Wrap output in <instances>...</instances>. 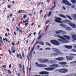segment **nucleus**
Segmentation results:
<instances>
[{
  "instance_id": "19",
  "label": "nucleus",
  "mask_w": 76,
  "mask_h": 76,
  "mask_svg": "<svg viewBox=\"0 0 76 76\" xmlns=\"http://www.w3.org/2000/svg\"><path fill=\"white\" fill-rule=\"evenodd\" d=\"M16 28L17 30V31H19V32H22V29H21L19 28H18V27H17Z\"/></svg>"
},
{
  "instance_id": "15",
  "label": "nucleus",
  "mask_w": 76,
  "mask_h": 76,
  "mask_svg": "<svg viewBox=\"0 0 76 76\" xmlns=\"http://www.w3.org/2000/svg\"><path fill=\"white\" fill-rule=\"evenodd\" d=\"M38 61L39 62L41 63H44V59H38Z\"/></svg>"
},
{
  "instance_id": "14",
  "label": "nucleus",
  "mask_w": 76,
  "mask_h": 76,
  "mask_svg": "<svg viewBox=\"0 0 76 76\" xmlns=\"http://www.w3.org/2000/svg\"><path fill=\"white\" fill-rule=\"evenodd\" d=\"M66 48H67V49H72V46L71 45L69 46L67 45H65L64 46Z\"/></svg>"
},
{
  "instance_id": "54",
  "label": "nucleus",
  "mask_w": 76,
  "mask_h": 76,
  "mask_svg": "<svg viewBox=\"0 0 76 76\" xmlns=\"http://www.w3.org/2000/svg\"><path fill=\"white\" fill-rule=\"evenodd\" d=\"M32 34V33H31L29 35V36H28V38L29 37H31V35Z\"/></svg>"
},
{
  "instance_id": "37",
  "label": "nucleus",
  "mask_w": 76,
  "mask_h": 76,
  "mask_svg": "<svg viewBox=\"0 0 76 76\" xmlns=\"http://www.w3.org/2000/svg\"><path fill=\"white\" fill-rule=\"evenodd\" d=\"M28 23H26L25 24V26H26H26H28Z\"/></svg>"
},
{
  "instance_id": "38",
  "label": "nucleus",
  "mask_w": 76,
  "mask_h": 76,
  "mask_svg": "<svg viewBox=\"0 0 76 76\" xmlns=\"http://www.w3.org/2000/svg\"><path fill=\"white\" fill-rule=\"evenodd\" d=\"M56 5V4H55L54 6H53V7H52L50 8V10H53V9H54L55 8V5Z\"/></svg>"
},
{
  "instance_id": "32",
  "label": "nucleus",
  "mask_w": 76,
  "mask_h": 76,
  "mask_svg": "<svg viewBox=\"0 0 76 76\" xmlns=\"http://www.w3.org/2000/svg\"><path fill=\"white\" fill-rule=\"evenodd\" d=\"M67 67H69V66L67 65H65L63 66V67H65V68Z\"/></svg>"
},
{
  "instance_id": "6",
  "label": "nucleus",
  "mask_w": 76,
  "mask_h": 76,
  "mask_svg": "<svg viewBox=\"0 0 76 76\" xmlns=\"http://www.w3.org/2000/svg\"><path fill=\"white\" fill-rule=\"evenodd\" d=\"M58 70L59 73H66L68 72V70L67 69L64 68L59 69Z\"/></svg>"
},
{
  "instance_id": "57",
  "label": "nucleus",
  "mask_w": 76,
  "mask_h": 76,
  "mask_svg": "<svg viewBox=\"0 0 76 76\" xmlns=\"http://www.w3.org/2000/svg\"><path fill=\"white\" fill-rule=\"evenodd\" d=\"M37 48H40V46H39V45H38L37 46Z\"/></svg>"
},
{
  "instance_id": "17",
  "label": "nucleus",
  "mask_w": 76,
  "mask_h": 76,
  "mask_svg": "<svg viewBox=\"0 0 76 76\" xmlns=\"http://www.w3.org/2000/svg\"><path fill=\"white\" fill-rule=\"evenodd\" d=\"M59 64L61 65H63L64 64H66L67 63L64 62H61L59 63Z\"/></svg>"
},
{
  "instance_id": "20",
  "label": "nucleus",
  "mask_w": 76,
  "mask_h": 76,
  "mask_svg": "<svg viewBox=\"0 0 76 76\" xmlns=\"http://www.w3.org/2000/svg\"><path fill=\"white\" fill-rule=\"evenodd\" d=\"M66 17H67V18H69V19L70 20H72V18L71 17H70V16L68 15H66Z\"/></svg>"
},
{
  "instance_id": "50",
  "label": "nucleus",
  "mask_w": 76,
  "mask_h": 76,
  "mask_svg": "<svg viewBox=\"0 0 76 76\" xmlns=\"http://www.w3.org/2000/svg\"><path fill=\"white\" fill-rule=\"evenodd\" d=\"M26 17V15H24L23 17V19H25Z\"/></svg>"
},
{
  "instance_id": "5",
  "label": "nucleus",
  "mask_w": 76,
  "mask_h": 76,
  "mask_svg": "<svg viewBox=\"0 0 76 76\" xmlns=\"http://www.w3.org/2000/svg\"><path fill=\"white\" fill-rule=\"evenodd\" d=\"M69 55L71 56H66V58L67 60H72V59H73L74 58V56H76V54H71L70 53Z\"/></svg>"
},
{
  "instance_id": "34",
  "label": "nucleus",
  "mask_w": 76,
  "mask_h": 76,
  "mask_svg": "<svg viewBox=\"0 0 76 76\" xmlns=\"http://www.w3.org/2000/svg\"><path fill=\"white\" fill-rule=\"evenodd\" d=\"M71 8H72V9H73L75 8V5H71Z\"/></svg>"
},
{
  "instance_id": "56",
  "label": "nucleus",
  "mask_w": 76,
  "mask_h": 76,
  "mask_svg": "<svg viewBox=\"0 0 76 76\" xmlns=\"http://www.w3.org/2000/svg\"><path fill=\"white\" fill-rule=\"evenodd\" d=\"M73 16L75 19H76V15H74Z\"/></svg>"
},
{
  "instance_id": "62",
  "label": "nucleus",
  "mask_w": 76,
  "mask_h": 76,
  "mask_svg": "<svg viewBox=\"0 0 76 76\" xmlns=\"http://www.w3.org/2000/svg\"><path fill=\"white\" fill-rule=\"evenodd\" d=\"M37 44H38V41H37L36 42L35 45H36Z\"/></svg>"
},
{
  "instance_id": "18",
  "label": "nucleus",
  "mask_w": 76,
  "mask_h": 76,
  "mask_svg": "<svg viewBox=\"0 0 76 76\" xmlns=\"http://www.w3.org/2000/svg\"><path fill=\"white\" fill-rule=\"evenodd\" d=\"M39 44L42 45H44V43L42 41H40L39 42Z\"/></svg>"
},
{
  "instance_id": "30",
  "label": "nucleus",
  "mask_w": 76,
  "mask_h": 76,
  "mask_svg": "<svg viewBox=\"0 0 76 76\" xmlns=\"http://www.w3.org/2000/svg\"><path fill=\"white\" fill-rule=\"evenodd\" d=\"M76 64V61H74L70 63V64Z\"/></svg>"
},
{
  "instance_id": "22",
  "label": "nucleus",
  "mask_w": 76,
  "mask_h": 76,
  "mask_svg": "<svg viewBox=\"0 0 76 76\" xmlns=\"http://www.w3.org/2000/svg\"><path fill=\"white\" fill-rule=\"evenodd\" d=\"M73 4H75L76 3V0H70Z\"/></svg>"
},
{
  "instance_id": "41",
  "label": "nucleus",
  "mask_w": 76,
  "mask_h": 76,
  "mask_svg": "<svg viewBox=\"0 0 76 76\" xmlns=\"http://www.w3.org/2000/svg\"><path fill=\"white\" fill-rule=\"evenodd\" d=\"M19 56H20V58L21 60H22V56H21V54H20V53L19 54Z\"/></svg>"
},
{
  "instance_id": "27",
  "label": "nucleus",
  "mask_w": 76,
  "mask_h": 76,
  "mask_svg": "<svg viewBox=\"0 0 76 76\" xmlns=\"http://www.w3.org/2000/svg\"><path fill=\"white\" fill-rule=\"evenodd\" d=\"M34 48H35V46H33L32 48L31 49V51L30 53L31 54V53H32V52L33 51L34 49Z\"/></svg>"
},
{
  "instance_id": "52",
  "label": "nucleus",
  "mask_w": 76,
  "mask_h": 76,
  "mask_svg": "<svg viewBox=\"0 0 76 76\" xmlns=\"http://www.w3.org/2000/svg\"><path fill=\"white\" fill-rule=\"evenodd\" d=\"M50 50V48H47L46 49V50Z\"/></svg>"
},
{
  "instance_id": "3",
  "label": "nucleus",
  "mask_w": 76,
  "mask_h": 76,
  "mask_svg": "<svg viewBox=\"0 0 76 76\" xmlns=\"http://www.w3.org/2000/svg\"><path fill=\"white\" fill-rule=\"evenodd\" d=\"M57 37H58L59 38H60V39H58V40L60 41L62 44H64V43H66V41H67V40L66 38H64V37L60 36L59 35H57Z\"/></svg>"
},
{
  "instance_id": "43",
  "label": "nucleus",
  "mask_w": 76,
  "mask_h": 76,
  "mask_svg": "<svg viewBox=\"0 0 76 76\" xmlns=\"http://www.w3.org/2000/svg\"><path fill=\"white\" fill-rule=\"evenodd\" d=\"M74 41H76V36L74 38V39H73V42H74Z\"/></svg>"
},
{
  "instance_id": "35",
  "label": "nucleus",
  "mask_w": 76,
  "mask_h": 76,
  "mask_svg": "<svg viewBox=\"0 0 76 76\" xmlns=\"http://www.w3.org/2000/svg\"><path fill=\"white\" fill-rule=\"evenodd\" d=\"M62 34H66V32L63 31H62V32H61V33Z\"/></svg>"
},
{
  "instance_id": "63",
  "label": "nucleus",
  "mask_w": 76,
  "mask_h": 76,
  "mask_svg": "<svg viewBox=\"0 0 76 76\" xmlns=\"http://www.w3.org/2000/svg\"><path fill=\"white\" fill-rule=\"evenodd\" d=\"M12 53H15V51L14 50H13Z\"/></svg>"
},
{
  "instance_id": "9",
  "label": "nucleus",
  "mask_w": 76,
  "mask_h": 76,
  "mask_svg": "<svg viewBox=\"0 0 76 76\" xmlns=\"http://www.w3.org/2000/svg\"><path fill=\"white\" fill-rule=\"evenodd\" d=\"M55 19V21L56 22H57V23H62V22L60 21L61 20H62L61 19L57 17H56Z\"/></svg>"
},
{
  "instance_id": "7",
  "label": "nucleus",
  "mask_w": 76,
  "mask_h": 76,
  "mask_svg": "<svg viewBox=\"0 0 76 76\" xmlns=\"http://www.w3.org/2000/svg\"><path fill=\"white\" fill-rule=\"evenodd\" d=\"M36 66L39 67H47V65L44 64H39L37 62L36 63Z\"/></svg>"
},
{
  "instance_id": "24",
  "label": "nucleus",
  "mask_w": 76,
  "mask_h": 76,
  "mask_svg": "<svg viewBox=\"0 0 76 76\" xmlns=\"http://www.w3.org/2000/svg\"><path fill=\"white\" fill-rule=\"evenodd\" d=\"M66 30H67V31H72V28H70V27H67L66 28Z\"/></svg>"
},
{
  "instance_id": "8",
  "label": "nucleus",
  "mask_w": 76,
  "mask_h": 76,
  "mask_svg": "<svg viewBox=\"0 0 76 76\" xmlns=\"http://www.w3.org/2000/svg\"><path fill=\"white\" fill-rule=\"evenodd\" d=\"M62 3L63 4H65L66 5H67L69 6H72V4L71 3H70L69 1L67 0H64L62 1Z\"/></svg>"
},
{
  "instance_id": "42",
  "label": "nucleus",
  "mask_w": 76,
  "mask_h": 76,
  "mask_svg": "<svg viewBox=\"0 0 76 76\" xmlns=\"http://www.w3.org/2000/svg\"><path fill=\"white\" fill-rule=\"evenodd\" d=\"M51 12H50L48 14V16H51Z\"/></svg>"
},
{
  "instance_id": "51",
  "label": "nucleus",
  "mask_w": 76,
  "mask_h": 76,
  "mask_svg": "<svg viewBox=\"0 0 76 76\" xmlns=\"http://www.w3.org/2000/svg\"><path fill=\"white\" fill-rule=\"evenodd\" d=\"M2 67H4V68L5 69H6V65H4L3 66H2Z\"/></svg>"
},
{
  "instance_id": "46",
  "label": "nucleus",
  "mask_w": 76,
  "mask_h": 76,
  "mask_svg": "<svg viewBox=\"0 0 76 76\" xmlns=\"http://www.w3.org/2000/svg\"><path fill=\"white\" fill-rule=\"evenodd\" d=\"M43 50V49L42 48H39V51H42Z\"/></svg>"
},
{
  "instance_id": "55",
  "label": "nucleus",
  "mask_w": 76,
  "mask_h": 76,
  "mask_svg": "<svg viewBox=\"0 0 76 76\" xmlns=\"http://www.w3.org/2000/svg\"><path fill=\"white\" fill-rule=\"evenodd\" d=\"M7 31H8V32H10V30H9V29L7 28Z\"/></svg>"
},
{
  "instance_id": "12",
  "label": "nucleus",
  "mask_w": 76,
  "mask_h": 76,
  "mask_svg": "<svg viewBox=\"0 0 76 76\" xmlns=\"http://www.w3.org/2000/svg\"><path fill=\"white\" fill-rule=\"evenodd\" d=\"M69 25L73 28H75L76 27V25L73 23H69Z\"/></svg>"
},
{
  "instance_id": "21",
  "label": "nucleus",
  "mask_w": 76,
  "mask_h": 76,
  "mask_svg": "<svg viewBox=\"0 0 76 76\" xmlns=\"http://www.w3.org/2000/svg\"><path fill=\"white\" fill-rule=\"evenodd\" d=\"M56 33L57 34H60V33H61V32H62V30H59L58 31H56Z\"/></svg>"
},
{
  "instance_id": "64",
  "label": "nucleus",
  "mask_w": 76,
  "mask_h": 76,
  "mask_svg": "<svg viewBox=\"0 0 76 76\" xmlns=\"http://www.w3.org/2000/svg\"><path fill=\"white\" fill-rule=\"evenodd\" d=\"M5 36H6V37H7V33H6V34H5Z\"/></svg>"
},
{
  "instance_id": "4",
  "label": "nucleus",
  "mask_w": 76,
  "mask_h": 76,
  "mask_svg": "<svg viewBox=\"0 0 76 76\" xmlns=\"http://www.w3.org/2000/svg\"><path fill=\"white\" fill-rule=\"evenodd\" d=\"M50 42L54 45H56V46H58L60 44V42L56 40H50Z\"/></svg>"
},
{
  "instance_id": "10",
  "label": "nucleus",
  "mask_w": 76,
  "mask_h": 76,
  "mask_svg": "<svg viewBox=\"0 0 76 76\" xmlns=\"http://www.w3.org/2000/svg\"><path fill=\"white\" fill-rule=\"evenodd\" d=\"M40 75H48L49 72H41L39 73Z\"/></svg>"
},
{
  "instance_id": "36",
  "label": "nucleus",
  "mask_w": 76,
  "mask_h": 76,
  "mask_svg": "<svg viewBox=\"0 0 76 76\" xmlns=\"http://www.w3.org/2000/svg\"><path fill=\"white\" fill-rule=\"evenodd\" d=\"M44 63H46V62H48V60L44 59Z\"/></svg>"
},
{
  "instance_id": "59",
  "label": "nucleus",
  "mask_w": 76,
  "mask_h": 76,
  "mask_svg": "<svg viewBox=\"0 0 76 76\" xmlns=\"http://www.w3.org/2000/svg\"><path fill=\"white\" fill-rule=\"evenodd\" d=\"M8 51L9 52V53H10V54H11V52H10V50H9Z\"/></svg>"
},
{
  "instance_id": "25",
  "label": "nucleus",
  "mask_w": 76,
  "mask_h": 76,
  "mask_svg": "<svg viewBox=\"0 0 76 76\" xmlns=\"http://www.w3.org/2000/svg\"><path fill=\"white\" fill-rule=\"evenodd\" d=\"M23 69V74H25V66L24 65H23V68H22Z\"/></svg>"
},
{
  "instance_id": "48",
  "label": "nucleus",
  "mask_w": 76,
  "mask_h": 76,
  "mask_svg": "<svg viewBox=\"0 0 76 76\" xmlns=\"http://www.w3.org/2000/svg\"><path fill=\"white\" fill-rule=\"evenodd\" d=\"M19 66L20 68H22V65H21V64H19Z\"/></svg>"
},
{
  "instance_id": "53",
  "label": "nucleus",
  "mask_w": 76,
  "mask_h": 76,
  "mask_svg": "<svg viewBox=\"0 0 76 76\" xmlns=\"http://www.w3.org/2000/svg\"><path fill=\"white\" fill-rule=\"evenodd\" d=\"M41 31H42V30L39 31V33L38 34V35H39V34H40L41 33Z\"/></svg>"
},
{
  "instance_id": "33",
  "label": "nucleus",
  "mask_w": 76,
  "mask_h": 76,
  "mask_svg": "<svg viewBox=\"0 0 76 76\" xmlns=\"http://www.w3.org/2000/svg\"><path fill=\"white\" fill-rule=\"evenodd\" d=\"M54 62V61H48L49 63H53Z\"/></svg>"
},
{
  "instance_id": "58",
  "label": "nucleus",
  "mask_w": 76,
  "mask_h": 76,
  "mask_svg": "<svg viewBox=\"0 0 76 76\" xmlns=\"http://www.w3.org/2000/svg\"><path fill=\"white\" fill-rule=\"evenodd\" d=\"M11 64H10L9 66V67L10 69V68H11Z\"/></svg>"
},
{
  "instance_id": "39",
  "label": "nucleus",
  "mask_w": 76,
  "mask_h": 76,
  "mask_svg": "<svg viewBox=\"0 0 76 76\" xmlns=\"http://www.w3.org/2000/svg\"><path fill=\"white\" fill-rule=\"evenodd\" d=\"M73 52H76V50H75V49H72L71 50Z\"/></svg>"
},
{
  "instance_id": "2",
  "label": "nucleus",
  "mask_w": 76,
  "mask_h": 76,
  "mask_svg": "<svg viewBox=\"0 0 76 76\" xmlns=\"http://www.w3.org/2000/svg\"><path fill=\"white\" fill-rule=\"evenodd\" d=\"M52 50L56 53H53L51 54L50 55V56H56L57 55H63V54H64L63 53H60L59 50H58L57 48H52Z\"/></svg>"
},
{
  "instance_id": "31",
  "label": "nucleus",
  "mask_w": 76,
  "mask_h": 76,
  "mask_svg": "<svg viewBox=\"0 0 76 76\" xmlns=\"http://www.w3.org/2000/svg\"><path fill=\"white\" fill-rule=\"evenodd\" d=\"M46 44L47 45H48V46H51V44H50L48 42H46Z\"/></svg>"
},
{
  "instance_id": "60",
  "label": "nucleus",
  "mask_w": 76,
  "mask_h": 76,
  "mask_svg": "<svg viewBox=\"0 0 76 76\" xmlns=\"http://www.w3.org/2000/svg\"><path fill=\"white\" fill-rule=\"evenodd\" d=\"M42 12V10H41L40 12V13H41Z\"/></svg>"
},
{
  "instance_id": "16",
  "label": "nucleus",
  "mask_w": 76,
  "mask_h": 76,
  "mask_svg": "<svg viewBox=\"0 0 76 76\" xmlns=\"http://www.w3.org/2000/svg\"><path fill=\"white\" fill-rule=\"evenodd\" d=\"M59 16L60 17H61L62 18H64V19H67V17L64 15L62 14H59Z\"/></svg>"
},
{
  "instance_id": "29",
  "label": "nucleus",
  "mask_w": 76,
  "mask_h": 76,
  "mask_svg": "<svg viewBox=\"0 0 76 76\" xmlns=\"http://www.w3.org/2000/svg\"><path fill=\"white\" fill-rule=\"evenodd\" d=\"M42 36V34H41L38 37V39H40L41 38V36Z\"/></svg>"
},
{
  "instance_id": "11",
  "label": "nucleus",
  "mask_w": 76,
  "mask_h": 76,
  "mask_svg": "<svg viewBox=\"0 0 76 76\" xmlns=\"http://www.w3.org/2000/svg\"><path fill=\"white\" fill-rule=\"evenodd\" d=\"M56 60H58V61H62V60H64V58L63 57H59L56 58Z\"/></svg>"
},
{
  "instance_id": "47",
  "label": "nucleus",
  "mask_w": 76,
  "mask_h": 76,
  "mask_svg": "<svg viewBox=\"0 0 76 76\" xmlns=\"http://www.w3.org/2000/svg\"><path fill=\"white\" fill-rule=\"evenodd\" d=\"M50 22V20H48L46 23V24H47L49 22Z\"/></svg>"
},
{
  "instance_id": "1",
  "label": "nucleus",
  "mask_w": 76,
  "mask_h": 76,
  "mask_svg": "<svg viewBox=\"0 0 76 76\" xmlns=\"http://www.w3.org/2000/svg\"><path fill=\"white\" fill-rule=\"evenodd\" d=\"M50 67L46 68L44 69V70L47 71H51L56 69L57 67H59V65L57 64H53L49 66Z\"/></svg>"
},
{
  "instance_id": "44",
  "label": "nucleus",
  "mask_w": 76,
  "mask_h": 76,
  "mask_svg": "<svg viewBox=\"0 0 76 76\" xmlns=\"http://www.w3.org/2000/svg\"><path fill=\"white\" fill-rule=\"evenodd\" d=\"M22 11L21 10V11H20V10H19L18 11V13H21L22 12Z\"/></svg>"
},
{
  "instance_id": "13",
  "label": "nucleus",
  "mask_w": 76,
  "mask_h": 76,
  "mask_svg": "<svg viewBox=\"0 0 76 76\" xmlns=\"http://www.w3.org/2000/svg\"><path fill=\"white\" fill-rule=\"evenodd\" d=\"M63 37H64V38H66L67 39H68V40H70V39L71 38L70 36H69L66 35H64L63 36Z\"/></svg>"
},
{
  "instance_id": "40",
  "label": "nucleus",
  "mask_w": 76,
  "mask_h": 76,
  "mask_svg": "<svg viewBox=\"0 0 76 76\" xmlns=\"http://www.w3.org/2000/svg\"><path fill=\"white\" fill-rule=\"evenodd\" d=\"M26 22L27 23H28V22H29V21L28 20H25L24 22V23H26Z\"/></svg>"
},
{
  "instance_id": "23",
  "label": "nucleus",
  "mask_w": 76,
  "mask_h": 76,
  "mask_svg": "<svg viewBox=\"0 0 76 76\" xmlns=\"http://www.w3.org/2000/svg\"><path fill=\"white\" fill-rule=\"evenodd\" d=\"M76 36V34H72V38L73 39V40L74 38H75V37Z\"/></svg>"
},
{
  "instance_id": "45",
  "label": "nucleus",
  "mask_w": 76,
  "mask_h": 76,
  "mask_svg": "<svg viewBox=\"0 0 76 76\" xmlns=\"http://www.w3.org/2000/svg\"><path fill=\"white\" fill-rule=\"evenodd\" d=\"M7 71L8 72V73H10V74H11V71H10V70H8Z\"/></svg>"
},
{
  "instance_id": "49",
  "label": "nucleus",
  "mask_w": 76,
  "mask_h": 76,
  "mask_svg": "<svg viewBox=\"0 0 76 76\" xmlns=\"http://www.w3.org/2000/svg\"><path fill=\"white\" fill-rule=\"evenodd\" d=\"M17 57L18 58H19V54H17Z\"/></svg>"
},
{
  "instance_id": "61",
  "label": "nucleus",
  "mask_w": 76,
  "mask_h": 76,
  "mask_svg": "<svg viewBox=\"0 0 76 76\" xmlns=\"http://www.w3.org/2000/svg\"><path fill=\"white\" fill-rule=\"evenodd\" d=\"M65 76H72V75H66Z\"/></svg>"
},
{
  "instance_id": "28",
  "label": "nucleus",
  "mask_w": 76,
  "mask_h": 76,
  "mask_svg": "<svg viewBox=\"0 0 76 76\" xmlns=\"http://www.w3.org/2000/svg\"><path fill=\"white\" fill-rule=\"evenodd\" d=\"M60 26L61 27H65V25L64 24H60Z\"/></svg>"
},
{
  "instance_id": "26",
  "label": "nucleus",
  "mask_w": 76,
  "mask_h": 76,
  "mask_svg": "<svg viewBox=\"0 0 76 76\" xmlns=\"http://www.w3.org/2000/svg\"><path fill=\"white\" fill-rule=\"evenodd\" d=\"M64 21L66 23H69L70 22V21L67 19L65 20Z\"/></svg>"
}]
</instances>
